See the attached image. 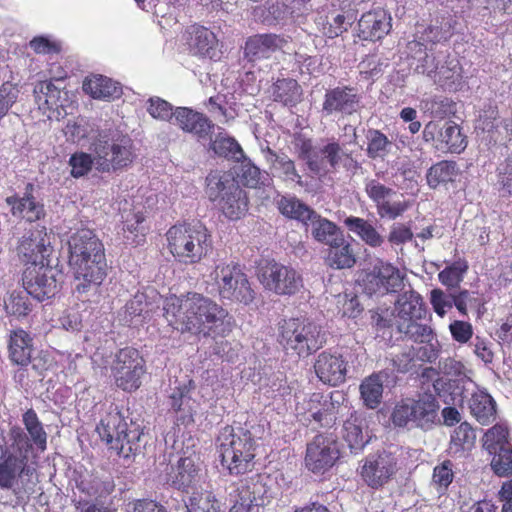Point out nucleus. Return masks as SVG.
<instances>
[{
    "label": "nucleus",
    "instance_id": "1",
    "mask_svg": "<svg viewBox=\"0 0 512 512\" xmlns=\"http://www.w3.org/2000/svg\"><path fill=\"white\" fill-rule=\"evenodd\" d=\"M166 318L182 333L224 337L233 328L228 311L212 299L198 293H189L185 298H171L165 306Z\"/></svg>",
    "mask_w": 512,
    "mask_h": 512
},
{
    "label": "nucleus",
    "instance_id": "2",
    "mask_svg": "<svg viewBox=\"0 0 512 512\" xmlns=\"http://www.w3.org/2000/svg\"><path fill=\"white\" fill-rule=\"evenodd\" d=\"M69 264L73 270L75 291L96 292L106 277L107 262L102 242L90 229H79L68 239Z\"/></svg>",
    "mask_w": 512,
    "mask_h": 512
},
{
    "label": "nucleus",
    "instance_id": "3",
    "mask_svg": "<svg viewBox=\"0 0 512 512\" xmlns=\"http://www.w3.org/2000/svg\"><path fill=\"white\" fill-rule=\"evenodd\" d=\"M216 442L221 463L229 474L241 475L253 470L257 444L248 429L225 426Z\"/></svg>",
    "mask_w": 512,
    "mask_h": 512
},
{
    "label": "nucleus",
    "instance_id": "4",
    "mask_svg": "<svg viewBox=\"0 0 512 512\" xmlns=\"http://www.w3.org/2000/svg\"><path fill=\"white\" fill-rule=\"evenodd\" d=\"M166 236L172 255L185 264L200 262L212 248L211 236L201 222L174 225Z\"/></svg>",
    "mask_w": 512,
    "mask_h": 512
},
{
    "label": "nucleus",
    "instance_id": "5",
    "mask_svg": "<svg viewBox=\"0 0 512 512\" xmlns=\"http://www.w3.org/2000/svg\"><path fill=\"white\" fill-rule=\"evenodd\" d=\"M97 432L110 449L124 459H131L140 452L139 427L126 422L117 407L111 409L100 421Z\"/></svg>",
    "mask_w": 512,
    "mask_h": 512
},
{
    "label": "nucleus",
    "instance_id": "6",
    "mask_svg": "<svg viewBox=\"0 0 512 512\" xmlns=\"http://www.w3.org/2000/svg\"><path fill=\"white\" fill-rule=\"evenodd\" d=\"M278 341L287 352L306 357L321 348L326 340L320 326L306 319L290 318L280 324Z\"/></svg>",
    "mask_w": 512,
    "mask_h": 512
},
{
    "label": "nucleus",
    "instance_id": "7",
    "mask_svg": "<svg viewBox=\"0 0 512 512\" xmlns=\"http://www.w3.org/2000/svg\"><path fill=\"white\" fill-rule=\"evenodd\" d=\"M95 168L100 172H111L129 166L134 158L133 142L127 135L119 133L99 134L92 143Z\"/></svg>",
    "mask_w": 512,
    "mask_h": 512
},
{
    "label": "nucleus",
    "instance_id": "8",
    "mask_svg": "<svg viewBox=\"0 0 512 512\" xmlns=\"http://www.w3.org/2000/svg\"><path fill=\"white\" fill-rule=\"evenodd\" d=\"M439 404L432 394L419 395L417 399L407 398L396 404L391 419L395 426L411 424L422 430L431 429L438 420Z\"/></svg>",
    "mask_w": 512,
    "mask_h": 512
},
{
    "label": "nucleus",
    "instance_id": "9",
    "mask_svg": "<svg viewBox=\"0 0 512 512\" xmlns=\"http://www.w3.org/2000/svg\"><path fill=\"white\" fill-rule=\"evenodd\" d=\"M8 436L14 453H10L0 460V487L2 489H12L18 478L22 474L28 473V453L32 450V444L20 426H12Z\"/></svg>",
    "mask_w": 512,
    "mask_h": 512
},
{
    "label": "nucleus",
    "instance_id": "10",
    "mask_svg": "<svg viewBox=\"0 0 512 512\" xmlns=\"http://www.w3.org/2000/svg\"><path fill=\"white\" fill-rule=\"evenodd\" d=\"M272 479L265 474H254L239 480L230 493L235 512H249L253 506H265L273 496Z\"/></svg>",
    "mask_w": 512,
    "mask_h": 512
},
{
    "label": "nucleus",
    "instance_id": "11",
    "mask_svg": "<svg viewBox=\"0 0 512 512\" xmlns=\"http://www.w3.org/2000/svg\"><path fill=\"white\" fill-rule=\"evenodd\" d=\"M62 272L56 266L47 263H31L23 272V287L38 301L54 297L62 282Z\"/></svg>",
    "mask_w": 512,
    "mask_h": 512
},
{
    "label": "nucleus",
    "instance_id": "12",
    "mask_svg": "<svg viewBox=\"0 0 512 512\" xmlns=\"http://www.w3.org/2000/svg\"><path fill=\"white\" fill-rule=\"evenodd\" d=\"M110 369L115 385L126 392L136 391L146 372L144 359L138 350L131 347L120 349L115 354Z\"/></svg>",
    "mask_w": 512,
    "mask_h": 512
},
{
    "label": "nucleus",
    "instance_id": "13",
    "mask_svg": "<svg viewBox=\"0 0 512 512\" xmlns=\"http://www.w3.org/2000/svg\"><path fill=\"white\" fill-rule=\"evenodd\" d=\"M219 295L222 299L249 304L254 299L246 275L236 266H224L216 270Z\"/></svg>",
    "mask_w": 512,
    "mask_h": 512
},
{
    "label": "nucleus",
    "instance_id": "14",
    "mask_svg": "<svg viewBox=\"0 0 512 512\" xmlns=\"http://www.w3.org/2000/svg\"><path fill=\"white\" fill-rule=\"evenodd\" d=\"M259 280L266 289L279 295L294 294L302 286V279L296 270L275 261L261 267Z\"/></svg>",
    "mask_w": 512,
    "mask_h": 512
},
{
    "label": "nucleus",
    "instance_id": "15",
    "mask_svg": "<svg viewBox=\"0 0 512 512\" xmlns=\"http://www.w3.org/2000/svg\"><path fill=\"white\" fill-rule=\"evenodd\" d=\"M339 458V448L333 434H318L308 443L305 462L313 472H325Z\"/></svg>",
    "mask_w": 512,
    "mask_h": 512
},
{
    "label": "nucleus",
    "instance_id": "16",
    "mask_svg": "<svg viewBox=\"0 0 512 512\" xmlns=\"http://www.w3.org/2000/svg\"><path fill=\"white\" fill-rule=\"evenodd\" d=\"M397 470L396 458L392 453L382 451L365 459L360 474L369 487L378 489L388 483Z\"/></svg>",
    "mask_w": 512,
    "mask_h": 512
},
{
    "label": "nucleus",
    "instance_id": "17",
    "mask_svg": "<svg viewBox=\"0 0 512 512\" xmlns=\"http://www.w3.org/2000/svg\"><path fill=\"white\" fill-rule=\"evenodd\" d=\"M51 238L46 227L37 225L22 236L18 253L30 264L44 263L53 251Z\"/></svg>",
    "mask_w": 512,
    "mask_h": 512
},
{
    "label": "nucleus",
    "instance_id": "18",
    "mask_svg": "<svg viewBox=\"0 0 512 512\" xmlns=\"http://www.w3.org/2000/svg\"><path fill=\"white\" fill-rule=\"evenodd\" d=\"M361 102L358 90L351 86H337L325 92L322 112L326 116L333 114L352 115L357 112Z\"/></svg>",
    "mask_w": 512,
    "mask_h": 512
},
{
    "label": "nucleus",
    "instance_id": "19",
    "mask_svg": "<svg viewBox=\"0 0 512 512\" xmlns=\"http://www.w3.org/2000/svg\"><path fill=\"white\" fill-rule=\"evenodd\" d=\"M347 365V361L341 354L322 351L315 359L314 371L322 383L338 386L346 380Z\"/></svg>",
    "mask_w": 512,
    "mask_h": 512
},
{
    "label": "nucleus",
    "instance_id": "20",
    "mask_svg": "<svg viewBox=\"0 0 512 512\" xmlns=\"http://www.w3.org/2000/svg\"><path fill=\"white\" fill-rule=\"evenodd\" d=\"M370 284L374 292L380 294L395 293L404 286V274L394 265L383 260L377 261L370 274Z\"/></svg>",
    "mask_w": 512,
    "mask_h": 512
},
{
    "label": "nucleus",
    "instance_id": "21",
    "mask_svg": "<svg viewBox=\"0 0 512 512\" xmlns=\"http://www.w3.org/2000/svg\"><path fill=\"white\" fill-rule=\"evenodd\" d=\"M261 153L274 177L284 182H295L301 187L304 186L295 162L286 153L272 150L268 145L261 148Z\"/></svg>",
    "mask_w": 512,
    "mask_h": 512
},
{
    "label": "nucleus",
    "instance_id": "22",
    "mask_svg": "<svg viewBox=\"0 0 512 512\" xmlns=\"http://www.w3.org/2000/svg\"><path fill=\"white\" fill-rule=\"evenodd\" d=\"M173 119L174 124L181 130L199 139H206L214 129V124L207 116L188 107H177Z\"/></svg>",
    "mask_w": 512,
    "mask_h": 512
},
{
    "label": "nucleus",
    "instance_id": "23",
    "mask_svg": "<svg viewBox=\"0 0 512 512\" xmlns=\"http://www.w3.org/2000/svg\"><path fill=\"white\" fill-rule=\"evenodd\" d=\"M33 188V184L28 183L23 197L12 195L5 199L13 217L35 222L45 216L43 204L37 202L32 195Z\"/></svg>",
    "mask_w": 512,
    "mask_h": 512
},
{
    "label": "nucleus",
    "instance_id": "24",
    "mask_svg": "<svg viewBox=\"0 0 512 512\" xmlns=\"http://www.w3.org/2000/svg\"><path fill=\"white\" fill-rule=\"evenodd\" d=\"M287 38L276 34H261L250 37L246 41L244 53L249 61L268 58L271 53L284 49L288 45Z\"/></svg>",
    "mask_w": 512,
    "mask_h": 512
},
{
    "label": "nucleus",
    "instance_id": "25",
    "mask_svg": "<svg viewBox=\"0 0 512 512\" xmlns=\"http://www.w3.org/2000/svg\"><path fill=\"white\" fill-rule=\"evenodd\" d=\"M360 36L364 40L377 41L391 29V17L383 9L367 12L358 22Z\"/></svg>",
    "mask_w": 512,
    "mask_h": 512
},
{
    "label": "nucleus",
    "instance_id": "26",
    "mask_svg": "<svg viewBox=\"0 0 512 512\" xmlns=\"http://www.w3.org/2000/svg\"><path fill=\"white\" fill-rule=\"evenodd\" d=\"M394 312L395 325L422 319L425 309L421 295L412 289L404 291L395 302Z\"/></svg>",
    "mask_w": 512,
    "mask_h": 512
},
{
    "label": "nucleus",
    "instance_id": "27",
    "mask_svg": "<svg viewBox=\"0 0 512 512\" xmlns=\"http://www.w3.org/2000/svg\"><path fill=\"white\" fill-rule=\"evenodd\" d=\"M199 480V469L190 457L180 458L177 465L167 473V483L172 487L187 491Z\"/></svg>",
    "mask_w": 512,
    "mask_h": 512
},
{
    "label": "nucleus",
    "instance_id": "28",
    "mask_svg": "<svg viewBox=\"0 0 512 512\" xmlns=\"http://www.w3.org/2000/svg\"><path fill=\"white\" fill-rule=\"evenodd\" d=\"M234 174L222 169L211 170L205 179V193L212 202L222 199L238 185Z\"/></svg>",
    "mask_w": 512,
    "mask_h": 512
},
{
    "label": "nucleus",
    "instance_id": "29",
    "mask_svg": "<svg viewBox=\"0 0 512 512\" xmlns=\"http://www.w3.org/2000/svg\"><path fill=\"white\" fill-rule=\"evenodd\" d=\"M468 405L471 415L481 425H489L496 420V402L487 392L482 390L474 392Z\"/></svg>",
    "mask_w": 512,
    "mask_h": 512
},
{
    "label": "nucleus",
    "instance_id": "30",
    "mask_svg": "<svg viewBox=\"0 0 512 512\" xmlns=\"http://www.w3.org/2000/svg\"><path fill=\"white\" fill-rule=\"evenodd\" d=\"M32 342V337L25 330L13 331L8 346L10 360L16 365H28L33 351Z\"/></svg>",
    "mask_w": 512,
    "mask_h": 512
},
{
    "label": "nucleus",
    "instance_id": "31",
    "mask_svg": "<svg viewBox=\"0 0 512 512\" xmlns=\"http://www.w3.org/2000/svg\"><path fill=\"white\" fill-rule=\"evenodd\" d=\"M312 237L325 245L337 244V240H341L343 232L332 221L321 217L317 212L313 214L308 221Z\"/></svg>",
    "mask_w": 512,
    "mask_h": 512
},
{
    "label": "nucleus",
    "instance_id": "32",
    "mask_svg": "<svg viewBox=\"0 0 512 512\" xmlns=\"http://www.w3.org/2000/svg\"><path fill=\"white\" fill-rule=\"evenodd\" d=\"M83 90L95 99L110 100L120 97L119 83L102 75H94L83 82Z\"/></svg>",
    "mask_w": 512,
    "mask_h": 512
},
{
    "label": "nucleus",
    "instance_id": "33",
    "mask_svg": "<svg viewBox=\"0 0 512 512\" xmlns=\"http://www.w3.org/2000/svg\"><path fill=\"white\" fill-rule=\"evenodd\" d=\"M216 202L224 215L231 220L240 219L248 210L247 196L239 184Z\"/></svg>",
    "mask_w": 512,
    "mask_h": 512
},
{
    "label": "nucleus",
    "instance_id": "34",
    "mask_svg": "<svg viewBox=\"0 0 512 512\" xmlns=\"http://www.w3.org/2000/svg\"><path fill=\"white\" fill-rule=\"evenodd\" d=\"M345 226L356 234L365 244L379 248L385 243V237L367 220L350 216L344 220Z\"/></svg>",
    "mask_w": 512,
    "mask_h": 512
},
{
    "label": "nucleus",
    "instance_id": "35",
    "mask_svg": "<svg viewBox=\"0 0 512 512\" xmlns=\"http://www.w3.org/2000/svg\"><path fill=\"white\" fill-rule=\"evenodd\" d=\"M319 155L320 159L324 160V171L319 175L323 176L326 175L329 172L328 166L335 170L339 164L342 162L343 157L344 159V167L347 169L350 168H359V163L354 160L350 154H347L343 151L340 144L338 142H329L328 144L324 145L322 148L319 149Z\"/></svg>",
    "mask_w": 512,
    "mask_h": 512
},
{
    "label": "nucleus",
    "instance_id": "36",
    "mask_svg": "<svg viewBox=\"0 0 512 512\" xmlns=\"http://www.w3.org/2000/svg\"><path fill=\"white\" fill-rule=\"evenodd\" d=\"M276 205L283 216L302 222L305 226L316 212L295 196H281Z\"/></svg>",
    "mask_w": 512,
    "mask_h": 512
},
{
    "label": "nucleus",
    "instance_id": "37",
    "mask_svg": "<svg viewBox=\"0 0 512 512\" xmlns=\"http://www.w3.org/2000/svg\"><path fill=\"white\" fill-rule=\"evenodd\" d=\"M361 400L368 409H376L383 399V376L372 374L366 377L359 387Z\"/></svg>",
    "mask_w": 512,
    "mask_h": 512
},
{
    "label": "nucleus",
    "instance_id": "38",
    "mask_svg": "<svg viewBox=\"0 0 512 512\" xmlns=\"http://www.w3.org/2000/svg\"><path fill=\"white\" fill-rule=\"evenodd\" d=\"M458 174L459 169L456 162L443 160L428 169L426 174L427 184L430 188L436 189L440 185L454 181Z\"/></svg>",
    "mask_w": 512,
    "mask_h": 512
},
{
    "label": "nucleus",
    "instance_id": "39",
    "mask_svg": "<svg viewBox=\"0 0 512 512\" xmlns=\"http://www.w3.org/2000/svg\"><path fill=\"white\" fill-rule=\"evenodd\" d=\"M328 246L327 261L331 267L345 269L354 266L356 258L351 244L345 240L344 235L341 236V240H337V244Z\"/></svg>",
    "mask_w": 512,
    "mask_h": 512
},
{
    "label": "nucleus",
    "instance_id": "40",
    "mask_svg": "<svg viewBox=\"0 0 512 512\" xmlns=\"http://www.w3.org/2000/svg\"><path fill=\"white\" fill-rule=\"evenodd\" d=\"M301 95V87L294 79L277 80L271 87L273 100L284 105H295L300 101Z\"/></svg>",
    "mask_w": 512,
    "mask_h": 512
},
{
    "label": "nucleus",
    "instance_id": "41",
    "mask_svg": "<svg viewBox=\"0 0 512 512\" xmlns=\"http://www.w3.org/2000/svg\"><path fill=\"white\" fill-rule=\"evenodd\" d=\"M343 431V438L353 454L362 451L370 440V437L363 433L362 422L357 418L347 419L344 422Z\"/></svg>",
    "mask_w": 512,
    "mask_h": 512
},
{
    "label": "nucleus",
    "instance_id": "42",
    "mask_svg": "<svg viewBox=\"0 0 512 512\" xmlns=\"http://www.w3.org/2000/svg\"><path fill=\"white\" fill-rule=\"evenodd\" d=\"M77 488L91 497H106L114 491L115 484L110 477L88 475L77 483Z\"/></svg>",
    "mask_w": 512,
    "mask_h": 512
},
{
    "label": "nucleus",
    "instance_id": "43",
    "mask_svg": "<svg viewBox=\"0 0 512 512\" xmlns=\"http://www.w3.org/2000/svg\"><path fill=\"white\" fill-rule=\"evenodd\" d=\"M217 44L215 34L204 27H192L190 31L189 47L195 54L210 55Z\"/></svg>",
    "mask_w": 512,
    "mask_h": 512
},
{
    "label": "nucleus",
    "instance_id": "44",
    "mask_svg": "<svg viewBox=\"0 0 512 512\" xmlns=\"http://www.w3.org/2000/svg\"><path fill=\"white\" fill-rule=\"evenodd\" d=\"M22 421L27 431L26 435L32 442L40 449L45 450L47 444V433L45 432L42 423L40 422L36 412L33 409L27 410L23 416Z\"/></svg>",
    "mask_w": 512,
    "mask_h": 512
},
{
    "label": "nucleus",
    "instance_id": "45",
    "mask_svg": "<svg viewBox=\"0 0 512 512\" xmlns=\"http://www.w3.org/2000/svg\"><path fill=\"white\" fill-rule=\"evenodd\" d=\"M476 434L468 422H462L451 435L450 451L454 454L469 451L475 445Z\"/></svg>",
    "mask_w": 512,
    "mask_h": 512
},
{
    "label": "nucleus",
    "instance_id": "46",
    "mask_svg": "<svg viewBox=\"0 0 512 512\" xmlns=\"http://www.w3.org/2000/svg\"><path fill=\"white\" fill-rule=\"evenodd\" d=\"M396 329L403 336V339L415 343H428L433 338L431 327L420 323L419 320H409L406 323L397 324Z\"/></svg>",
    "mask_w": 512,
    "mask_h": 512
},
{
    "label": "nucleus",
    "instance_id": "47",
    "mask_svg": "<svg viewBox=\"0 0 512 512\" xmlns=\"http://www.w3.org/2000/svg\"><path fill=\"white\" fill-rule=\"evenodd\" d=\"M210 149L220 157L231 158L237 161L244 158V152L238 142L223 133H219L215 139L211 140Z\"/></svg>",
    "mask_w": 512,
    "mask_h": 512
},
{
    "label": "nucleus",
    "instance_id": "48",
    "mask_svg": "<svg viewBox=\"0 0 512 512\" xmlns=\"http://www.w3.org/2000/svg\"><path fill=\"white\" fill-rule=\"evenodd\" d=\"M439 141L444 143L451 152H460L466 147V140L460 127L452 121L443 124Z\"/></svg>",
    "mask_w": 512,
    "mask_h": 512
},
{
    "label": "nucleus",
    "instance_id": "49",
    "mask_svg": "<svg viewBox=\"0 0 512 512\" xmlns=\"http://www.w3.org/2000/svg\"><path fill=\"white\" fill-rule=\"evenodd\" d=\"M508 430L506 427L500 424L494 425L492 428L487 430L483 436V447L490 455L495 454L502 448L507 447L509 444Z\"/></svg>",
    "mask_w": 512,
    "mask_h": 512
},
{
    "label": "nucleus",
    "instance_id": "50",
    "mask_svg": "<svg viewBox=\"0 0 512 512\" xmlns=\"http://www.w3.org/2000/svg\"><path fill=\"white\" fill-rule=\"evenodd\" d=\"M185 507L187 512H221L219 502L209 492L193 493Z\"/></svg>",
    "mask_w": 512,
    "mask_h": 512
},
{
    "label": "nucleus",
    "instance_id": "51",
    "mask_svg": "<svg viewBox=\"0 0 512 512\" xmlns=\"http://www.w3.org/2000/svg\"><path fill=\"white\" fill-rule=\"evenodd\" d=\"M28 295L25 289L11 292L4 302L6 312L17 317L27 316L32 310Z\"/></svg>",
    "mask_w": 512,
    "mask_h": 512
},
{
    "label": "nucleus",
    "instance_id": "52",
    "mask_svg": "<svg viewBox=\"0 0 512 512\" xmlns=\"http://www.w3.org/2000/svg\"><path fill=\"white\" fill-rule=\"evenodd\" d=\"M468 264L464 260H457L448 265L439 274V281L450 288L458 287L467 272Z\"/></svg>",
    "mask_w": 512,
    "mask_h": 512
},
{
    "label": "nucleus",
    "instance_id": "53",
    "mask_svg": "<svg viewBox=\"0 0 512 512\" xmlns=\"http://www.w3.org/2000/svg\"><path fill=\"white\" fill-rule=\"evenodd\" d=\"M367 139V154L372 159L384 157L388 153L389 147L392 145V142L386 135L375 129L368 130Z\"/></svg>",
    "mask_w": 512,
    "mask_h": 512
},
{
    "label": "nucleus",
    "instance_id": "54",
    "mask_svg": "<svg viewBox=\"0 0 512 512\" xmlns=\"http://www.w3.org/2000/svg\"><path fill=\"white\" fill-rule=\"evenodd\" d=\"M315 24L320 33L328 38H335L347 30L345 26V17L336 15L330 20L328 16H319L315 20Z\"/></svg>",
    "mask_w": 512,
    "mask_h": 512
},
{
    "label": "nucleus",
    "instance_id": "55",
    "mask_svg": "<svg viewBox=\"0 0 512 512\" xmlns=\"http://www.w3.org/2000/svg\"><path fill=\"white\" fill-rule=\"evenodd\" d=\"M491 468L495 474L504 477L512 474V448L510 445L492 455Z\"/></svg>",
    "mask_w": 512,
    "mask_h": 512
},
{
    "label": "nucleus",
    "instance_id": "56",
    "mask_svg": "<svg viewBox=\"0 0 512 512\" xmlns=\"http://www.w3.org/2000/svg\"><path fill=\"white\" fill-rule=\"evenodd\" d=\"M299 158L305 161L313 174L320 175L324 171V160L320 159L319 150H314L310 141L302 143Z\"/></svg>",
    "mask_w": 512,
    "mask_h": 512
},
{
    "label": "nucleus",
    "instance_id": "57",
    "mask_svg": "<svg viewBox=\"0 0 512 512\" xmlns=\"http://www.w3.org/2000/svg\"><path fill=\"white\" fill-rule=\"evenodd\" d=\"M422 108L435 118H444L453 112L454 103L447 97H433L422 101Z\"/></svg>",
    "mask_w": 512,
    "mask_h": 512
},
{
    "label": "nucleus",
    "instance_id": "58",
    "mask_svg": "<svg viewBox=\"0 0 512 512\" xmlns=\"http://www.w3.org/2000/svg\"><path fill=\"white\" fill-rule=\"evenodd\" d=\"M95 154L93 156L84 152L75 153L71 156L69 164L71 166V175L75 178L86 175L95 166Z\"/></svg>",
    "mask_w": 512,
    "mask_h": 512
},
{
    "label": "nucleus",
    "instance_id": "59",
    "mask_svg": "<svg viewBox=\"0 0 512 512\" xmlns=\"http://www.w3.org/2000/svg\"><path fill=\"white\" fill-rule=\"evenodd\" d=\"M496 178L499 189L512 195V154L497 165Z\"/></svg>",
    "mask_w": 512,
    "mask_h": 512
},
{
    "label": "nucleus",
    "instance_id": "60",
    "mask_svg": "<svg viewBox=\"0 0 512 512\" xmlns=\"http://www.w3.org/2000/svg\"><path fill=\"white\" fill-rule=\"evenodd\" d=\"M445 56L442 54H428L425 53L423 57L418 58V63L415 67V72L418 74L426 75L433 80L435 77L438 65L443 62Z\"/></svg>",
    "mask_w": 512,
    "mask_h": 512
},
{
    "label": "nucleus",
    "instance_id": "61",
    "mask_svg": "<svg viewBox=\"0 0 512 512\" xmlns=\"http://www.w3.org/2000/svg\"><path fill=\"white\" fill-rule=\"evenodd\" d=\"M148 103L147 111L153 118L161 121H170L174 118V111L169 102L159 97H152Z\"/></svg>",
    "mask_w": 512,
    "mask_h": 512
},
{
    "label": "nucleus",
    "instance_id": "62",
    "mask_svg": "<svg viewBox=\"0 0 512 512\" xmlns=\"http://www.w3.org/2000/svg\"><path fill=\"white\" fill-rule=\"evenodd\" d=\"M365 192L368 197L378 205L380 202L387 198H391L396 195V192L375 179H368L365 182Z\"/></svg>",
    "mask_w": 512,
    "mask_h": 512
},
{
    "label": "nucleus",
    "instance_id": "63",
    "mask_svg": "<svg viewBox=\"0 0 512 512\" xmlns=\"http://www.w3.org/2000/svg\"><path fill=\"white\" fill-rule=\"evenodd\" d=\"M413 231L403 223H394L389 230L387 241L392 248L402 246L413 239Z\"/></svg>",
    "mask_w": 512,
    "mask_h": 512
},
{
    "label": "nucleus",
    "instance_id": "64",
    "mask_svg": "<svg viewBox=\"0 0 512 512\" xmlns=\"http://www.w3.org/2000/svg\"><path fill=\"white\" fill-rule=\"evenodd\" d=\"M309 411L315 421L321 422L323 417L328 415L330 407L333 405L322 394L314 393L309 400Z\"/></svg>",
    "mask_w": 512,
    "mask_h": 512
}]
</instances>
